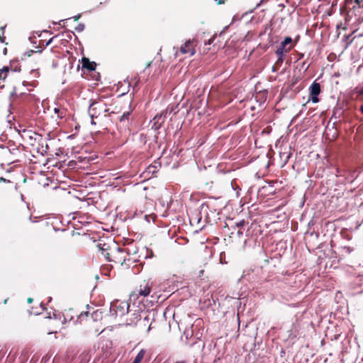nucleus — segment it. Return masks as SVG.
I'll return each mask as SVG.
<instances>
[{"label":"nucleus","mask_w":363,"mask_h":363,"mask_svg":"<svg viewBox=\"0 0 363 363\" xmlns=\"http://www.w3.org/2000/svg\"><path fill=\"white\" fill-rule=\"evenodd\" d=\"M91 104L89 108V115L91 118V123L96 125L94 118H97L104 113L108 112V109L106 108V105L101 100H94L91 101Z\"/></svg>","instance_id":"obj_1"},{"label":"nucleus","mask_w":363,"mask_h":363,"mask_svg":"<svg viewBox=\"0 0 363 363\" xmlns=\"http://www.w3.org/2000/svg\"><path fill=\"white\" fill-rule=\"evenodd\" d=\"M129 307L130 306L127 302L116 300L111 303L110 315L113 318L122 316L128 313Z\"/></svg>","instance_id":"obj_2"},{"label":"nucleus","mask_w":363,"mask_h":363,"mask_svg":"<svg viewBox=\"0 0 363 363\" xmlns=\"http://www.w3.org/2000/svg\"><path fill=\"white\" fill-rule=\"evenodd\" d=\"M263 12L257 13V16L253 15L252 11L245 12L242 15L235 14L233 17L231 23H235L237 21H244V23H258L259 21H262L261 16H263Z\"/></svg>","instance_id":"obj_3"},{"label":"nucleus","mask_w":363,"mask_h":363,"mask_svg":"<svg viewBox=\"0 0 363 363\" xmlns=\"http://www.w3.org/2000/svg\"><path fill=\"white\" fill-rule=\"evenodd\" d=\"M197 44L198 40L196 39H189L180 47L179 50L182 54H189L190 56H192L196 53L195 47Z\"/></svg>","instance_id":"obj_4"},{"label":"nucleus","mask_w":363,"mask_h":363,"mask_svg":"<svg viewBox=\"0 0 363 363\" xmlns=\"http://www.w3.org/2000/svg\"><path fill=\"white\" fill-rule=\"evenodd\" d=\"M320 93V85L318 83L313 82L310 86V96L313 103L315 104L319 101L318 98V94Z\"/></svg>","instance_id":"obj_5"},{"label":"nucleus","mask_w":363,"mask_h":363,"mask_svg":"<svg viewBox=\"0 0 363 363\" xmlns=\"http://www.w3.org/2000/svg\"><path fill=\"white\" fill-rule=\"evenodd\" d=\"M97 247L99 251L101 252L103 256L108 260L111 261L110 256L111 254L108 252L111 250V245L108 243H106L102 240H99V242L97 244Z\"/></svg>","instance_id":"obj_6"},{"label":"nucleus","mask_w":363,"mask_h":363,"mask_svg":"<svg viewBox=\"0 0 363 363\" xmlns=\"http://www.w3.org/2000/svg\"><path fill=\"white\" fill-rule=\"evenodd\" d=\"M141 319V311L140 310L135 311L133 313L129 314L128 318L126 319V325L134 326Z\"/></svg>","instance_id":"obj_7"},{"label":"nucleus","mask_w":363,"mask_h":363,"mask_svg":"<svg viewBox=\"0 0 363 363\" xmlns=\"http://www.w3.org/2000/svg\"><path fill=\"white\" fill-rule=\"evenodd\" d=\"M291 20V14L288 11L281 10L279 13H277L275 16V21H280L281 23H284V21H288Z\"/></svg>","instance_id":"obj_8"},{"label":"nucleus","mask_w":363,"mask_h":363,"mask_svg":"<svg viewBox=\"0 0 363 363\" xmlns=\"http://www.w3.org/2000/svg\"><path fill=\"white\" fill-rule=\"evenodd\" d=\"M82 61L83 69H86L89 71L95 70L96 64L94 62H90L89 60L86 57H83Z\"/></svg>","instance_id":"obj_9"},{"label":"nucleus","mask_w":363,"mask_h":363,"mask_svg":"<svg viewBox=\"0 0 363 363\" xmlns=\"http://www.w3.org/2000/svg\"><path fill=\"white\" fill-rule=\"evenodd\" d=\"M28 138L30 140V145H34V142H38L39 144H42L43 145V136L42 135H40V134H38L35 132H32L30 133V134L28 135Z\"/></svg>","instance_id":"obj_10"},{"label":"nucleus","mask_w":363,"mask_h":363,"mask_svg":"<svg viewBox=\"0 0 363 363\" xmlns=\"http://www.w3.org/2000/svg\"><path fill=\"white\" fill-rule=\"evenodd\" d=\"M352 8H354L356 6L360 7L363 6V0H345V6L346 9H350V6L352 4Z\"/></svg>","instance_id":"obj_11"},{"label":"nucleus","mask_w":363,"mask_h":363,"mask_svg":"<svg viewBox=\"0 0 363 363\" xmlns=\"http://www.w3.org/2000/svg\"><path fill=\"white\" fill-rule=\"evenodd\" d=\"M130 115V111H127L123 113V114L120 117V122L123 123L124 127H128L129 124V116Z\"/></svg>","instance_id":"obj_12"},{"label":"nucleus","mask_w":363,"mask_h":363,"mask_svg":"<svg viewBox=\"0 0 363 363\" xmlns=\"http://www.w3.org/2000/svg\"><path fill=\"white\" fill-rule=\"evenodd\" d=\"M150 293V286L146 284L143 289H142V285L140 286V289L139 291V294L143 296H147Z\"/></svg>","instance_id":"obj_13"},{"label":"nucleus","mask_w":363,"mask_h":363,"mask_svg":"<svg viewBox=\"0 0 363 363\" xmlns=\"http://www.w3.org/2000/svg\"><path fill=\"white\" fill-rule=\"evenodd\" d=\"M145 354V350H141L138 354H137V356L135 357L134 361L133 362V363H140L142 359H143L144 357V355Z\"/></svg>","instance_id":"obj_14"},{"label":"nucleus","mask_w":363,"mask_h":363,"mask_svg":"<svg viewBox=\"0 0 363 363\" xmlns=\"http://www.w3.org/2000/svg\"><path fill=\"white\" fill-rule=\"evenodd\" d=\"M290 48L286 49L285 47H283L281 45V46L277 50L276 54L279 56H281L284 52H287L289 50Z\"/></svg>","instance_id":"obj_15"},{"label":"nucleus","mask_w":363,"mask_h":363,"mask_svg":"<svg viewBox=\"0 0 363 363\" xmlns=\"http://www.w3.org/2000/svg\"><path fill=\"white\" fill-rule=\"evenodd\" d=\"M9 69L7 67H4L0 69V79H4L6 77V73L9 72Z\"/></svg>","instance_id":"obj_16"},{"label":"nucleus","mask_w":363,"mask_h":363,"mask_svg":"<svg viewBox=\"0 0 363 363\" xmlns=\"http://www.w3.org/2000/svg\"><path fill=\"white\" fill-rule=\"evenodd\" d=\"M149 320H150V318L147 315H146L145 317L143 318V319L141 320H139L140 321V325L143 326V327H146L147 325L149 323Z\"/></svg>","instance_id":"obj_17"},{"label":"nucleus","mask_w":363,"mask_h":363,"mask_svg":"<svg viewBox=\"0 0 363 363\" xmlns=\"http://www.w3.org/2000/svg\"><path fill=\"white\" fill-rule=\"evenodd\" d=\"M292 42V39L291 37H286L284 38V40L281 42V45L283 46V47H285L290 44Z\"/></svg>","instance_id":"obj_18"},{"label":"nucleus","mask_w":363,"mask_h":363,"mask_svg":"<svg viewBox=\"0 0 363 363\" xmlns=\"http://www.w3.org/2000/svg\"><path fill=\"white\" fill-rule=\"evenodd\" d=\"M74 29L77 32H82L84 29V24H78L77 26L74 28Z\"/></svg>","instance_id":"obj_19"},{"label":"nucleus","mask_w":363,"mask_h":363,"mask_svg":"<svg viewBox=\"0 0 363 363\" xmlns=\"http://www.w3.org/2000/svg\"><path fill=\"white\" fill-rule=\"evenodd\" d=\"M342 249L348 254L351 253L353 250L352 248L349 246H345L342 247Z\"/></svg>","instance_id":"obj_20"},{"label":"nucleus","mask_w":363,"mask_h":363,"mask_svg":"<svg viewBox=\"0 0 363 363\" xmlns=\"http://www.w3.org/2000/svg\"><path fill=\"white\" fill-rule=\"evenodd\" d=\"M86 316V317H89V312H85V313H82L79 315V318L80 319V321L82 320V318Z\"/></svg>","instance_id":"obj_21"},{"label":"nucleus","mask_w":363,"mask_h":363,"mask_svg":"<svg viewBox=\"0 0 363 363\" xmlns=\"http://www.w3.org/2000/svg\"><path fill=\"white\" fill-rule=\"evenodd\" d=\"M245 225V221L244 220H240V222H238L236 225L238 227V228H242L243 227L244 225Z\"/></svg>","instance_id":"obj_22"},{"label":"nucleus","mask_w":363,"mask_h":363,"mask_svg":"<svg viewBox=\"0 0 363 363\" xmlns=\"http://www.w3.org/2000/svg\"><path fill=\"white\" fill-rule=\"evenodd\" d=\"M340 28L341 29H346L345 24H342V23L337 24V29L339 30Z\"/></svg>","instance_id":"obj_23"},{"label":"nucleus","mask_w":363,"mask_h":363,"mask_svg":"<svg viewBox=\"0 0 363 363\" xmlns=\"http://www.w3.org/2000/svg\"><path fill=\"white\" fill-rule=\"evenodd\" d=\"M214 40V38H210L207 42L205 43V45H211Z\"/></svg>","instance_id":"obj_24"},{"label":"nucleus","mask_w":363,"mask_h":363,"mask_svg":"<svg viewBox=\"0 0 363 363\" xmlns=\"http://www.w3.org/2000/svg\"><path fill=\"white\" fill-rule=\"evenodd\" d=\"M33 52H34V51L31 50H29V51L25 52L24 55H27L28 57H30L32 53H33Z\"/></svg>","instance_id":"obj_25"},{"label":"nucleus","mask_w":363,"mask_h":363,"mask_svg":"<svg viewBox=\"0 0 363 363\" xmlns=\"http://www.w3.org/2000/svg\"><path fill=\"white\" fill-rule=\"evenodd\" d=\"M80 16H81V15L78 14V15L73 16L72 18L74 19V21H77L79 19Z\"/></svg>","instance_id":"obj_26"},{"label":"nucleus","mask_w":363,"mask_h":363,"mask_svg":"<svg viewBox=\"0 0 363 363\" xmlns=\"http://www.w3.org/2000/svg\"><path fill=\"white\" fill-rule=\"evenodd\" d=\"M214 1H216L217 4H219V5L220 4H223L225 2V0H214Z\"/></svg>","instance_id":"obj_27"},{"label":"nucleus","mask_w":363,"mask_h":363,"mask_svg":"<svg viewBox=\"0 0 363 363\" xmlns=\"http://www.w3.org/2000/svg\"><path fill=\"white\" fill-rule=\"evenodd\" d=\"M358 95H363V89L356 91Z\"/></svg>","instance_id":"obj_28"},{"label":"nucleus","mask_w":363,"mask_h":363,"mask_svg":"<svg viewBox=\"0 0 363 363\" xmlns=\"http://www.w3.org/2000/svg\"><path fill=\"white\" fill-rule=\"evenodd\" d=\"M332 15V8H330V9L327 11V16H331Z\"/></svg>","instance_id":"obj_29"},{"label":"nucleus","mask_w":363,"mask_h":363,"mask_svg":"<svg viewBox=\"0 0 363 363\" xmlns=\"http://www.w3.org/2000/svg\"><path fill=\"white\" fill-rule=\"evenodd\" d=\"M362 34H359V35H357V36H362ZM356 37H357V35H355V36H354V38H353L350 41L347 42V45H349V44L352 43V42L353 39H354V38H355Z\"/></svg>","instance_id":"obj_30"},{"label":"nucleus","mask_w":363,"mask_h":363,"mask_svg":"<svg viewBox=\"0 0 363 363\" xmlns=\"http://www.w3.org/2000/svg\"><path fill=\"white\" fill-rule=\"evenodd\" d=\"M344 38H345V41H347L349 40V38H350V35H345Z\"/></svg>","instance_id":"obj_31"},{"label":"nucleus","mask_w":363,"mask_h":363,"mask_svg":"<svg viewBox=\"0 0 363 363\" xmlns=\"http://www.w3.org/2000/svg\"><path fill=\"white\" fill-rule=\"evenodd\" d=\"M151 64H152V62H149L148 63H147L145 68L150 67L151 66Z\"/></svg>","instance_id":"obj_32"},{"label":"nucleus","mask_w":363,"mask_h":363,"mask_svg":"<svg viewBox=\"0 0 363 363\" xmlns=\"http://www.w3.org/2000/svg\"><path fill=\"white\" fill-rule=\"evenodd\" d=\"M72 18H67V19H62V20H60L57 23H61V22H63L65 21V20H68V19H71ZM52 23H55V21H53Z\"/></svg>","instance_id":"obj_33"},{"label":"nucleus","mask_w":363,"mask_h":363,"mask_svg":"<svg viewBox=\"0 0 363 363\" xmlns=\"http://www.w3.org/2000/svg\"><path fill=\"white\" fill-rule=\"evenodd\" d=\"M33 301V299L32 298H28L27 300L28 303H32Z\"/></svg>","instance_id":"obj_34"},{"label":"nucleus","mask_w":363,"mask_h":363,"mask_svg":"<svg viewBox=\"0 0 363 363\" xmlns=\"http://www.w3.org/2000/svg\"><path fill=\"white\" fill-rule=\"evenodd\" d=\"M3 54L6 55L7 54V48H4L3 50Z\"/></svg>","instance_id":"obj_35"},{"label":"nucleus","mask_w":363,"mask_h":363,"mask_svg":"<svg viewBox=\"0 0 363 363\" xmlns=\"http://www.w3.org/2000/svg\"><path fill=\"white\" fill-rule=\"evenodd\" d=\"M52 38L50 39V40L46 43L45 45H46V46H47V45H48L52 42Z\"/></svg>","instance_id":"obj_36"},{"label":"nucleus","mask_w":363,"mask_h":363,"mask_svg":"<svg viewBox=\"0 0 363 363\" xmlns=\"http://www.w3.org/2000/svg\"><path fill=\"white\" fill-rule=\"evenodd\" d=\"M6 28V25H5L4 26L1 27V28H0V30H1L2 33H4V28Z\"/></svg>","instance_id":"obj_37"},{"label":"nucleus","mask_w":363,"mask_h":363,"mask_svg":"<svg viewBox=\"0 0 363 363\" xmlns=\"http://www.w3.org/2000/svg\"><path fill=\"white\" fill-rule=\"evenodd\" d=\"M54 111H55V113H57L60 111V109H59V108H55L54 109Z\"/></svg>","instance_id":"obj_38"},{"label":"nucleus","mask_w":363,"mask_h":363,"mask_svg":"<svg viewBox=\"0 0 363 363\" xmlns=\"http://www.w3.org/2000/svg\"><path fill=\"white\" fill-rule=\"evenodd\" d=\"M0 182H6V179L0 177Z\"/></svg>","instance_id":"obj_39"},{"label":"nucleus","mask_w":363,"mask_h":363,"mask_svg":"<svg viewBox=\"0 0 363 363\" xmlns=\"http://www.w3.org/2000/svg\"><path fill=\"white\" fill-rule=\"evenodd\" d=\"M238 235H242V232L240 230H238Z\"/></svg>","instance_id":"obj_40"},{"label":"nucleus","mask_w":363,"mask_h":363,"mask_svg":"<svg viewBox=\"0 0 363 363\" xmlns=\"http://www.w3.org/2000/svg\"><path fill=\"white\" fill-rule=\"evenodd\" d=\"M360 111H361V112L363 113V105H362V106H361V107H360Z\"/></svg>","instance_id":"obj_41"},{"label":"nucleus","mask_w":363,"mask_h":363,"mask_svg":"<svg viewBox=\"0 0 363 363\" xmlns=\"http://www.w3.org/2000/svg\"><path fill=\"white\" fill-rule=\"evenodd\" d=\"M175 363H185L184 361H177Z\"/></svg>","instance_id":"obj_42"},{"label":"nucleus","mask_w":363,"mask_h":363,"mask_svg":"<svg viewBox=\"0 0 363 363\" xmlns=\"http://www.w3.org/2000/svg\"><path fill=\"white\" fill-rule=\"evenodd\" d=\"M153 167H155V166H149L148 169H149V170H150V171H151V170H150V169H151V168H153Z\"/></svg>","instance_id":"obj_43"},{"label":"nucleus","mask_w":363,"mask_h":363,"mask_svg":"<svg viewBox=\"0 0 363 363\" xmlns=\"http://www.w3.org/2000/svg\"><path fill=\"white\" fill-rule=\"evenodd\" d=\"M150 328H151V324H150V325L148 326V328H147V332L150 330Z\"/></svg>","instance_id":"obj_44"},{"label":"nucleus","mask_w":363,"mask_h":363,"mask_svg":"<svg viewBox=\"0 0 363 363\" xmlns=\"http://www.w3.org/2000/svg\"><path fill=\"white\" fill-rule=\"evenodd\" d=\"M203 270L200 271V276H201V274H203Z\"/></svg>","instance_id":"obj_45"},{"label":"nucleus","mask_w":363,"mask_h":363,"mask_svg":"<svg viewBox=\"0 0 363 363\" xmlns=\"http://www.w3.org/2000/svg\"><path fill=\"white\" fill-rule=\"evenodd\" d=\"M8 299L4 300V303L6 304Z\"/></svg>","instance_id":"obj_46"}]
</instances>
